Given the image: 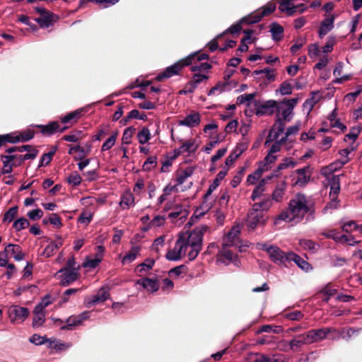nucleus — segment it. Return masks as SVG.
Returning a JSON list of instances; mask_svg holds the SVG:
<instances>
[{"instance_id": "63", "label": "nucleus", "mask_w": 362, "mask_h": 362, "mask_svg": "<svg viewBox=\"0 0 362 362\" xmlns=\"http://www.w3.org/2000/svg\"><path fill=\"white\" fill-rule=\"evenodd\" d=\"M279 91L283 95H290L292 93V86L287 81H284L280 85Z\"/></svg>"}, {"instance_id": "59", "label": "nucleus", "mask_w": 362, "mask_h": 362, "mask_svg": "<svg viewBox=\"0 0 362 362\" xmlns=\"http://www.w3.org/2000/svg\"><path fill=\"white\" fill-rule=\"evenodd\" d=\"M209 78L207 75L196 73L193 75L191 81L197 87L202 82H206Z\"/></svg>"}, {"instance_id": "4", "label": "nucleus", "mask_w": 362, "mask_h": 362, "mask_svg": "<svg viewBox=\"0 0 362 362\" xmlns=\"http://www.w3.org/2000/svg\"><path fill=\"white\" fill-rule=\"evenodd\" d=\"M253 103L256 109L255 114L257 116H262L264 115H272L274 112L277 114L282 109L279 103L274 100H267L264 103H262L259 100H255Z\"/></svg>"}, {"instance_id": "12", "label": "nucleus", "mask_w": 362, "mask_h": 362, "mask_svg": "<svg viewBox=\"0 0 362 362\" xmlns=\"http://www.w3.org/2000/svg\"><path fill=\"white\" fill-rule=\"evenodd\" d=\"M238 227H233L227 235L223 238L222 247H229L235 245V241L238 239L240 235Z\"/></svg>"}, {"instance_id": "1", "label": "nucleus", "mask_w": 362, "mask_h": 362, "mask_svg": "<svg viewBox=\"0 0 362 362\" xmlns=\"http://www.w3.org/2000/svg\"><path fill=\"white\" fill-rule=\"evenodd\" d=\"M288 206L291 215L298 221L303 220L306 214L313 215L315 213L313 206L308 204L306 196L301 193H298L291 199Z\"/></svg>"}, {"instance_id": "25", "label": "nucleus", "mask_w": 362, "mask_h": 362, "mask_svg": "<svg viewBox=\"0 0 362 362\" xmlns=\"http://www.w3.org/2000/svg\"><path fill=\"white\" fill-rule=\"evenodd\" d=\"M270 32L274 41L278 42L283 38L284 28L278 23L274 22L270 25Z\"/></svg>"}, {"instance_id": "14", "label": "nucleus", "mask_w": 362, "mask_h": 362, "mask_svg": "<svg viewBox=\"0 0 362 362\" xmlns=\"http://www.w3.org/2000/svg\"><path fill=\"white\" fill-rule=\"evenodd\" d=\"M276 119L275 120V122L272 127V129L269 131V136H268V138L266 141V144L271 141L272 139H271V136H272V132L273 130H276L277 132L274 133V137H273V139H277L279 134L281 133H283L284 131V128H285V124H284V121L282 120V119H280V112H278L276 114Z\"/></svg>"}, {"instance_id": "17", "label": "nucleus", "mask_w": 362, "mask_h": 362, "mask_svg": "<svg viewBox=\"0 0 362 362\" xmlns=\"http://www.w3.org/2000/svg\"><path fill=\"white\" fill-rule=\"evenodd\" d=\"M35 127L40 129V132L45 136H51L58 132L59 124L57 121L50 122L47 124H37Z\"/></svg>"}, {"instance_id": "60", "label": "nucleus", "mask_w": 362, "mask_h": 362, "mask_svg": "<svg viewBox=\"0 0 362 362\" xmlns=\"http://www.w3.org/2000/svg\"><path fill=\"white\" fill-rule=\"evenodd\" d=\"M342 231L345 233H350L353 230H356L359 228V226L356 224V223L354 221H350L347 223H344L341 226Z\"/></svg>"}, {"instance_id": "35", "label": "nucleus", "mask_w": 362, "mask_h": 362, "mask_svg": "<svg viewBox=\"0 0 362 362\" xmlns=\"http://www.w3.org/2000/svg\"><path fill=\"white\" fill-rule=\"evenodd\" d=\"M139 251H140V247H139V246L132 247L131 248V250L123 257L122 263L124 264L130 263V262H133L136 259Z\"/></svg>"}, {"instance_id": "62", "label": "nucleus", "mask_w": 362, "mask_h": 362, "mask_svg": "<svg viewBox=\"0 0 362 362\" xmlns=\"http://www.w3.org/2000/svg\"><path fill=\"white\" fill-rule=\"evenodd\" d=\"M35 316L33 319L32 325L33 327H38L45 322V314H34Z\"/></svg>"}, {"instance_id": "19", "label": "nucleus", "mask_w": 362, "mask_h": 362, "mask_svg": "<svg viewBox=\"0 0 362 362\" xmlns=\"http://www.w3.org/2000/svg\"><path fill=\"white\" fill-rule=\"evenodd\" d=\"M291 261L294 262L298 267L305 272H308L312 269V267L306 260L293 252H288V262Z\"/></svg>"}, {"instance_id": "64", "label": "nucleus", "mask_w": 362, "mask_h": 362, "mask_svg": "<svg viewBox=\"0 0 362 362\" xmlns=\"http://www.w3.org/2000/svg\"><path fill=\"white\" fill-rule=\"evenodd\" d=\"M255 362H277V359L262 354H257Z\"/></svg>"}, {"instance_id": "52", "label": "nucleus", "mask_w": 362, "mask_h": 362, "mask_svg": "<svg viewBox=\"0 0 362 362\" xmlns=\"http://www.w3.org/2000/svg\"><path fill=\"white\" fill-rule=\"evenodd\" d=\"M242 28H243V25L240 23V21H239L238 22H237L236 23L232 25L230 28H228L223 34L218 35L216 38L221 37L223 35H224L225 33H230L232 35L239 33L242 30Z\"/></svg>"}, {"instance_id": "9", "label": "nucleus", "mask_w": 362, "mask_h": 362, "mask_svg": "<svg viewBox=\"0 0 362 362\" xmlns=\"http://www.w3.org/2000/svg\"><path fill=\"white\" fill-rule=\"evenodd\" d=\"M243 32L245 35L240 40V44L236 50L237 55H239L242 52H247L249 48L247 43H249V44L254 43V42H255V41L257 40L256 37H252V35L255 33L254 30L245 29L243 30Z\"/></svg>"}, {"instance_id": "31", "label": "nucleus", "mask_w": 362, "mask_h": 362, "mask_svg": "<svg viewBox=\"0 0 362 362\" xmlns=\"http://www.w3.org/2000/svg\"><path fill=\"white\" fill-rule=\"evenodd\" d=\"M52 13L47 11V13L41 15L40 17L35 18V21L40 25L41 28H48L52 24Z\"/></svg>"}, {"instance_id": "46", "label": "nucleus", "mask_w": 362, "mask_h": 362, "mask_svg": "<svg viewBox=\"0 0 362 362\" xmlns=\"http://www.w3.org/2000/svg\"><path fill=\"white\" fill-rule=\"evenodd\" d=\"M19 138V142H26L31 140L35 136L34 130L30 129L23 131L18 134Z\"/></svg>"}, {"instance_id": "27", "label": "nucleus", "mask_w": 362, "mask_h": 362, "mask_svg": "<svg viewBox=\"0 0 362 362\" xmlns=\"http://www.w3.org/2000/svg\"><path fill=\"white\" fill-rule=\"evenodd\" d=\"M296 165V162L293 161L291 158H286L284 160V161L279 164L278 167L274 170L272 175L268 177V179H271L272 177H278L279 175V172L281 170L286 169L290 166L294 167Z\"/></svg>"}, {"instance_id": "61", "label": "nucleus", "mask_w": 362, "mask_h": 362, "mask_svg": "<svg viewBox=\"0 0 362 362\" xmlns=\"http://www.w3.org/2000/svg\"><path fill=\"white\" fill-rule=\"evenodd\" d=\"M304 315L299 310H295L285 314V317L290 320H300Z\"/></svg>"}, {"instance_id": "24", "label": "nucleus", "mask_w": 362, "mask_h": 362, "mask_svg": "<svg viewBox=\"0 0 362 362\" xmlns=\"http://www.w3.org/2000/svg\"><path fill=\"white\" fill-rule=\"evenodd\" d=\"M286 189V184L285 182H282L276 186V188L272 192V200L276 202H281L283 200Z\"/></svg>"}, {"instance_id": "51", "label": "nucleus", "mask_w": 362, "mask_h": 362, "mask_svg": "<svg viewBox=\"0 0 362 362\" xmlns=\"http://www.w3.org/2000/svg\"><path fill=\"white\" fill-rule=\"evenodd\" d=\"M77 316H71L66 320V325L61 327L64 330H71L74 327L81 325L77 320Z\"/></svg>"}, {"instance_id": "36", "label": "nucleus", "mask_w": 362, "mask_h": 362, "mask_svg": "<svg viewBox=\"0 0 362 362\" xmlns=\"http://www.w3.org/2000/svg\"><path fill=\"white\" fill-rule=\"evenodd\" d=\"M279 8L281 12H286L289 16H293L296 12V7L291 6L290 0H284L281 2Z\"/></svg>"}, {"instance_id": "21", "label": "nucleus", "mask_w": 362, "mask_h": 362, "mask_svg": "<svg viewBox=\"0 0 362 362\" xmlns=\"http://www.w3.org/2000/svg\"><path fill=\"white\" fill-rule=\"evenodd\" d=\"M228 169L224 168L223 170H221L217 175L216 178L214 180L212 184L209 185L207 192L205 194V199H208L212 192L219 186L221 180L224 179L227 175Z\"/></svg>"}, {"instance_id": "43", "label": "nucleus", "mask_w": 362, "mask_h": 362, "mask_svg": "<svg viewBox=\"0 0 362 362\" xmlns=\"http://www.w3.org/2000/svg\"><path fill=\"white\" fill-rule=\"evenodd\" d=\"M283 332V328L281 326H273V325H263L262 326L259 330L257 331V333H262V332H267V333H275L279 334Z\"/></svg>"}, {"instance_id": "44", "label": "nucleus", "mask_w": 362, "mask_h": 362, "mask_svg": "<svg viewBox=\"0 0 362 362\" xmlns=\"http://www.w3.org/2000/svg\"><path fill=\"white\" fill-rule=\"evenodd\" d=\"M264 185L265 181L264 180H262L259 182V184L255 187L251 195V199H252V201L256 200L257 197L262 195V192L264 191Z\"/></svg>"}, {"instance_id": "11", "label": "nucleus", "mask_w": 362, "mask_h": 362, "mask_svg": "<svg viewBox=\"0 0 362 362\" xmlns=\"http://www.w3.org/2000/svg\"><path fill=\"white\" fill-rule=\"evenodd\" d=\"M186 249L185 248V244H177V240H176L175 247L173 250H169L165 255V257L170 261H177L182 258V255L186 253Z\"/></svg>"}, {"instance_id": "10", "label": "nucleus", "mask_w": 362, "mask_h": 362, "mask_svg": "<svg viewBox=\"0 0 362 362\" xmlns=\"http://www.w3.org/2000/svg\"><path fill=\"white\" fill-rule=\"evenodd\" d=\"M332 329L330 327H324L316 329H310L308 331V334L311 344L321 341L326 338L328 334L332 332Z\"/></svg>"}, {"instance_id": "55", "label": "nucleus", "mask_w": 362, "mask_h": 362, "mask_svg": "<svg viewBox=\"0 0 362 362\" xmlns=\"http://www.w3.org/2000/svg\"><path fill=\"white\" fill-rule=\"evenodd\" d=\"M361 132V127H354L350 129V132L345 135L344 141H346L347 139H352L354 141L358 138Z\"/></svg>"}, {"instance_id": "42", "label": "nucleus", "mask_w": 362, "mask_h": 362, "mask_svg": "<svg viewBox=\"0 0 362 362\" xmlns=\"http://www.w3.org/2000/svg\"><path fill=\"white\" fill-rule=\"evenodd\" d=\"M180 148L182 151V153L185 152L191 153H194L197 151V146L195 145V141L194 139H189L185 142Z\"/></svg>"}, {"instance_id": "3", "label": "nucleus", "mask_w": 362, "mask_h": 362, "mask_svg": "<svg viewBox=\"0 0 362 362\" xmlns=\"http://www.w3.org/2000/svg\"><path fill=\"white\" fill-rule=\"evenodd\" d=\"M196 54H190L187 57L178 60L173 65L167 67L163 72L156 77L157 81L161 82L165 78H169L175 75L180 74V71L185 66L193 64V59Z\"/></svg>"}, {"instance_id": "32", "label": "nucleus", "mask_w": 362, "mask_h": 362, "mask_svg": "<svg viewBox=\"0 0 362 362\" xmlns=\"http://www.w3.org/2000/svg\"><path fill=\"white\" fill-rule=\"evenodd\" d=\"M233 253L227 250V247L223 248L222 247V250H220L218 255V260L226 264H228L230 261L233 259Z\"/></svg>"}, {"instance_id": "23", "label": "nucleus", "mask_w": 362, "mask_h": 362, "mask_svg": "<svg viewBox=\"0 0 362 362\" xmlns=\"http://www.w3.org/2000/svg\"><path fill=\"white\" fill-rule=\"evenodd\" d=\"M83 112V109H78L75 111L71 112L63 117L61 119V122L63 124L71 123V124H73L82 117Z\"/></svg>"}, {"instance_id": "7", "label": "nucleus", "mask_w": 362, "mask_h": 362, "mask_svg": "<svg viewBox=\"0 0 362 362\" xmlns=\"http://www.w3.org/2000/svg\"><path fill=\"white\" fill-rule=\"evenodd\" d=\"M9 317L13 323L16 320L24 321L29 315V310L27 308L13 305L8 310Z\"/></svg>"}, {"instance_id": "41", "label": "nucleus", "mask_w": 362, "mask_h": 362, "mask_svg": "<svg viewBox=\"0 0 362 362\" xmlns=\"http://www.w3.org/2000/svg\"><path fill=\"white\" fill-rule=\"evenodd\" d=\"M310 169V166L307 165L302 168L296 170V173L298 174L299 177L296 183L305 184L310 180V176H307L305 174Z\"/></svg>"}, {"instance_id": "34", "label": "nucleus", "mask_w": 362, "mask_h": 362, "mask_svg": "<svg viewBox=\"0 0 362 362\" xmlns=\"http://www.w3.org/2000/svg\"><path fill=\"white\" fill-rule=\"evenodd\" d=\"M155 264V260L153 259L147 258L145 261L140 264H139L135 268V272L141 274L144 272H146L149 269H151Z\"/></svg>"}, {"instance_id": "50", "label": "nucleus", "mask_w": 362, "mask_h": 362, "mask_svg": "<svg viewBox=\"0 0 362 362\" xmlns=\"http://www.w3.org/2000/svg\"><path fill=\"white\" fill-rule=\"evenodd\" d=\"M296 219V218L293 217L291 215V211L289 210V207L287 210L283 211L277 217L275 221V223L277 224L279 221H285L290 222L293 220Z\"/></svg>"}, {"instance_id": "57", "label": "nucleus", "mask_w": 362, "mask_h": 362, "mask_svg": "<svg viewBox=\"0 0 362 362\" xmlns=\"http://www.w3.org/2000/svg\"><path fill=\"white\" fill-rule=\"evenodd\" d=\"M188 271V269L186 265L181 264L180 266L175 267L173 269H171L169 271V275L173 276L175 275L176 276H180L181 274L184 273L186 274Z\"/></svg>"}, {"instance_id": "58", "label": "nucleus", "mask_w": 362, "mask_h": 362, "mask_svg": "<svg viewBox=\"0 0 362 362\" xmlns=\"http://www.w3.org/2000/svg\"><path fill=\"white\" fill-rule=\"evenodd\" d=\"M336 42L335 37L334 36H329L326 44L322 47V52L324 53L331 52L333 49V47Z\"/></svg>"}, {"instance_id": "47", "label": "nucleus", "mask_w": 362, "mask_h": 362, "mask_svg": "<svg viewBox=\"0 0 362 362\" xmlns=\"http://www.w3.org/2000/svg\"><path fill=\"white\" fill-rule=\"evenodd\" d=\"M18 207L17 206H14L10 208L4 216V221L11 222L15 217L18 215Z\"/></svg>"}, {"instance_id": "29", "label": "nucleus", "mask_w": 362, "mask_h": 362, "mask_svg": "<svg viewBox=\"0 0 362 362\" xmlns=\"http://www.w3.org/2000/svg\"><path fill=\"white\" fill-rule=\"evenodd\" d=\"M331 190L329 197H332V200L337 199L338 194L340 191L339 179L337 176L333 175L331 179Z\"/></svg>"}, {"instance_id": "22", "label": "nucleus", "mask_w": 362, "mask_h": 362, "mask_svg": "<svg viewBox=\"0 0 362 362\" xmlns=\"http://www.w3.org/2000/svg\"><path fill=\"white\" fill-rule=\"evenodd\" d=\"M136 284L142 286L143 288L151 292H155L159 288L158 281L156 279H152L148 277H144L143 279H139L136 281Z\"/></svg>"}, {"instance_id": "48", "label": "nucleus", "mask_w": 362, "mask_h": 362, "mask_svg": "<svg viewBox=\"0 0 362 362\" xmlns=\"http://www.w3.org/2000/svg\"><path fill=\"white\" fill-rule=\"evenodd\" d=\"M157 158L156 156H149L143 165V170L145 171H151L156 167Z\"/></svg>"}, {"instance_id": "37", "label": "nucleus", "mask_w": 362, "mask_h": 362, "mask_svg": "<svg viewBox=\"0 0 362 362\" xmlns=\"http://www.w3.org/2000/svg\"><path fill=\"white\" fill-rule=\"evenodd\" d=\"M134 203V197L133 194L130 192H126L122 194L119 204L123 209H128Z\"/></svg>"}, {"instance_id": "28", "label": "nucleus", "mask_w": 362, "mask_h": 362, "mask_svg": "<svg viewBox=\"0 0 362 362\" xmlns=\"http://www.w3.org/2000/svg\"><path fill=\"white\" fill-rule=\"evenodd\" d=\"M110 296L109 293L104 288L98 291L96 295L93 296L91 300L88 303V305H95L98 303L105 302Z\"/></svg>"}, {"instance_id": "16", "label": "nucleus", "mask_w": 362, "mask_h": 362, "mask_svg": "<svg viewBox=\"0 0 362 362\" xmlns=\"http://www.w3.org/2000/svg\"><path fill=\"white\" fill-rule=\"evenodd\" d=\"M91 151V145L89 144L86 148H83L79 145L71 146L69 150L68 151V153L70 155L74 154V153L78 152V154L76 156H74V160H83L86 156L89 155Z\"/></svg>"}, {"instance_id": "45", "label": "nucleus", "mask_w": 362, "mask_h": 362, "mask_svg": "<svg viewBox=\"0 0 362 362\" xmlns=\"http://www.w3.org/2000/svg\"><path fill=\"white\" fill-rule=\"evenodd\" d=\"M30 226V223L25 218H20L14 221L13 227L16 231H21L23 229L28 228Z\"/></svg>"}, {"instance_id": "20", "label": "nucleus", "mask_w": 362, "mask_h": 362, "mask_svg": "<svg viewBox=\"0 0 362 362\" xmlns=\"http://www.w3.org/2000/svg\"><path fill=\"white\" fill-rule=\"evenodd\" d=\"M334 16L332 15L329 18L324 19L320 24L319 28V37L322 38L334 28Z\"/></svg>"}, {"instance_id": "40", "label": "nucleus", "mask_w": 362, "mask_h": 362, "mask_svg": "<svg viewBox=\"0 0 362 362\" xmlns=\"http://www.w3.org/2000/svg\"><path fill=\"white\" fill-rule=\"evenodd\" d=\"M118 131H115L112 135L103 143L101 147L102 151L110 150L115 144L117 137L118 136Z\"/></svg>"}, {"instance_id": "18", "label": "nucleus", "mask_w": 362, "mask_h": 362, "mask_svg": "<svg viewBox=\"0 0 362 362\" xmlns=\"http://www.w3.org/2000/svg\"><path fill=\"white\" fill-rule=\"evenodd\" d=\"M200 115L197 112H193L187 115L183 119L179 121V125L194 127L200 123Z\"/></svg>"}, {"instance_id": "6", "label": "nucleus", "mask_w": 362, "mask_h": 362, "mask_svg": "<svg viewBox=\"0 0 362 362\" xmlns=\"http://www.w3.org/2000/svg\"><path fill=\"white\" fill-rule=\"evenodd\" d=\"M264 213L258 209H252L248 214L247 225L251 230H254L259 225H264L266 220L264 218Z\"/></svg>"}, {"instance_id": "8", "label": "nucleus", "mask_w": 362, "mask_h": 362, "mask_svg": "<svg viewBox=\"0 0 362 362\" xmlns=\"http://www.w3.org/2000/svg\"><path fill=\"white\" fill-rule=\"evenodd\" d=\"M311 344L308 334L305 332L295 336L286 346H289V349L293 351H298L303 345Z\"/></svg>"}, {"instance_id": "38", "label": "nucleus", "mask_w": 362, "mask_h": 362, "mask_svg": "<svg viewBox=\"0 0 362 362\" xmlns=\"http://www.w3.org/2000/svg\"><path fill=\"white\" fill-rule=\"evenodd\" d=\"M188 215V211L183 209L182 206H177L174 209V211L170 212L168 215L169 218L180 219L186 218Z\"/></svg>"}, {"instance_id": "54", "label": "nucleus", "mask_w": 362, "mask_h": 362, "mask_svg": "<svg viewBox=\"0 0 362 362\" xmlns=\"http://www.w3.org/2000/svg\"><path fill=\"white\" fill-rule=\"evenodd\" d=\"M16 133L12 132L6 134H1L3 139L4 145L5 146L7 143L10 144H16L19 142V138L18 135H16Z\"/></svg>"}, {"instance_id": "56", "label": "nucleus", "mask_w": 362, "mask_h": 362, "mask_svg": "<svg viewBox=\"0 0 362 362\" xmlns=\"http://www.w3.org/2000/svg\"><path fill=\"white\" fill-rule=\"evenodd\" d=\"M276 9V4L274 3H268L267 5L262 7V11H259L260 17H264L273 13Z\"/></svg>"}, {"instance_id": "5", "label": "nucleus", "mask_w": 362, "mask_h": 362, "mask_svg": "<svg viewBox=\"0 0 362 362\" xmlns=\"http://www.w3.org/2000/svg\"><path fill=\"white\" fill-rule=\"evenodd\" d=\"M262 250H264L269 255L271 260L277 264H284L288 262V252H283L279 247L275 245L267 246L263 245L262 247Z\"/></svg>"}, {"instance_id": "2", "label": "nucleus", "mask_w": 362, "mask_h": 362, "mask_svg": "<svg viewBox=\"0 0 362 362\" xmlns=\"http://www.w3.org/2000/svg\"><path fill=\"white\" fill-rule=\"evenodd\" d=\"M209 229V227L203 225L195 228L191 232L182 233L179 234L177 244H185V248L188 247H202L203 236Z\"/></svg>"}, {"instance_id": "53", "label": "nucleus", "mask_w": 362, "mask_h": 362, "mask_svg": "<svg viewBox=\"0 0 362 362\" xmlns=\"http://www.w3.org/2000/svg\"><path fill=\"white\" fill-rule=\"evenodd\" d=\"M66 180L73 186H78L82 182V178L77 172H74L66 178Z\"/></svg>"}, {"instance_id": "15", "label": "nucleus", "mask_w": 362, "mask_h": 362, "mask_svg": "<svg viewBox=\"0 0 362 362\" xmlns=\"http://www.w3.org/2000/svg\"><path fill=\"white\" fill-rule=\"evenodd\" d=\"M59 273H62V285L67 286L77 279L78 273L75 269H61Z\"/></svg>"}, {"instance_id": "33", "label": "nucleus", "mask_w": 362, "mask_h": 362, "mask_svg": "<svg viewBox=\"0 0 362 362\" xmlns=\"http://www.w3.org/2000/svg\"><path fill=\"white\" fill-rule=\"evenodd\" d=\"M208 199H205V194L203 197V202L197 208L195 211L194 216L196 218H198L199 216H203L211 207V203L207 202Z\"/></svg>"}, {"instance_id": "26", "label": "nucleus", "mask_w": 362, "mask_h": 362, "mask_svg": "<svg viewBox=\"0 0 362 362\" xmlns=\"http://www.w3.org/2000/svg\"><path fill=\"white\" fill-rule=\"evenodd\" d=\"M5 252L7 254L11 252L16 261H21L24 257V254L22 252L21 248L18 245L8 244L5 248Z\"/></svg>"}, {"instance_id": "30", "label": "nucleus", "mask_w": 362, "mask_h": 362, "mask_svg": "<svg viewBox=\"0 0 362 362\" xmlns=\"http://www.w3.org/2000/svg\"><path fill=\"white\" fill-rule=\"evenodd\" d=\"M1 158L4 160V167L2 168V174H8L11 173L13 171V168L14 165L11 163L14 160L13 156H11V155H3L1 156Z\"/></svg>"}, {"instance_id": "49", "label": "nucleus", "mask_w": 362, "mask_h": 362, "mask_svg": "<svg viewBox=\"0 0 362 362\" xmlns=\"http://www.w3.org/2000/svg\"><path fill=\"white\" fill-rule=\"evenodd\" d=\"M136 129L132 127L125 129L122 135V143L124 144H129L132 141L131 139Z\"/></svg>"}, {"instance_id": "13", "label": "nucleus", "mask_w": 362, "mask_h": 362, "mask_svg": "<svg viewBox=\"0 0 362 362\" xmlns=\"http://www.w3.org/2000/svg\"><path fill=\"white\" fill-rule=\"evenodd\" d=\"M248 147L247 143H239L235 146V149L226 158L225 163L226 165H232L234 161L238 158L240 155L247 150Z\"/></svg>"}, {"instance_id": "39", "label": "nucleus", "mask_w": 362, "mask_h": 362, "mask_svg": "<svg viewBox=\"0 0 362 362\" xmlns=\"http://www.w3.org/2000/svg\"><path fill=\"white\" fill-rule=\"evenodd\" d=\"M137 138L139 144H144L147 143L151 138L149 129L147 127H143L142 129L138 132Z\"/></svg>"}]
</instances>
